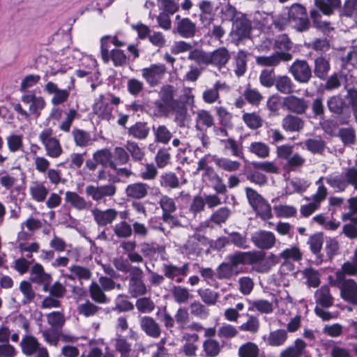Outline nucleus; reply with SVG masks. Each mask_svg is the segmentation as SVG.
I'll return each instance as SVG.
<instances>
[{
	"label": "nucleus",
	"instance_id": "nucleus-1",
	"mask_svg": "<svg viewBox=\"0 0 357 357\" xmlns=\"http://www.w3.org/2000/svg\"><path fill=\"white\" fill-rule=\"evenodd\" d=\"M20 100L28 109H25L20 103H13V108L18 115L26 121L30 119L31 116L38 118L46 106L44 98L37 96L34 91L24 93L21 96Z\"/></svg>",
	"mask_w": 357,
	"mask_h": 357
},
{
	"label": "nucleus",
	"instance_id": "nucleus-2",
	"mask_svg": "<svg viewBox=\"0 0 357 357\" xmlns=\"http://www.w3.org/2000/svg\"><path fill=\"white\" fill-rule=\"evenodd\" d=\"M38 139L44 146L46 155L51 158H58L63 153V149L58 139L53 137L52 128L43 129L38 135Z\"/></svg>",
	"mask_w": 357,
	"mask_h": 357
},
{
	"label": "nucleus",
	"instance_id": "nucleus-3",
	"mask_svg": "<svg viewBox=\"0 0 357 357\" xmlns=\"http://www.w3.org/2000/svg\"><path fill=\"white\" fill-rule=\"evenodd\" d=\"M116 192V187L114 184L87 185L85 188L86 196L97 204L105 203L107 197H112Z\"/></svg>",
	"mask_w": 357,
	"mask_h": 357
},
{
	"label": "nucleus",
	"instance_id": "nucleus-4",
	"mask_svg": "<svg viewBox=\"0 0 357 357\" xmlns=\"http://www.w3.org/2000/svg\"><path fill=\"white\" fill-rule=\"evenodd\" d=\"M290 25L298 31H304L309 27V20L305 8L300 4L292 5L288 10Z\"/></svg>",
	"mask_w": 357,
	"mask_h": 357
},
{
	"label": "nucleus",
	"instance_id": "nucleus-5",
	"mask_svg": "<svg viewBox=\"0 0 357 357\" xmlns=\"http://www.w3.org/2000/svg\"><path fill=\"white\" fill-rule=\"evenodd\" d=\"M141 72L142 77L153 87L160 84L167 73V68L163 63H154L142 68Z\"/></svg>",
	"mask_w": 357,
	"mask_h": 357
},
{
	"label": "nucleus",
	"instance_id": "nucleus-6",
	"mask_svg": "<svg viewBox=\"0 0 357 357\" xmlns=\"http://www.w3.org/2000/svg\"><path fill=\"white\" fill-rule=\"evenodd\" d=\"M109 38V36H105L101 38L100 48L102 61L105 63H108L111 59L115 66H122L125 65L127 62V57L122 50L114 49L109 54L107 45Z\"/></svg>",
	"mask_w": 357,
	"mask_h": 357
},
{
	"label": "nucleus",
	"instance_id": "nucleus-7",
	"mask_svg": "<svg viewBox=\"0 0 357 357\" xmlns=\"http://www.w3.org/2000/svg\"><path fill=\"white\" fill-rule=\"evenodd\" d=\"M265 257V255L259 251L238 252L227 257L231 265L234 268L240 264H254Z\"/></svg>",
	"mask_w": 357,
	"mask_h": 357
},
{
	"label": "nucleus",
	"instance_id": "nucleus-8",
	"mask_svg": "<svg viewBox=\"0 0 357 357\" xmlns=\"http://www.w3.org/2000/svg\"><path fill=\"white\" fill-rule=\"evenodd\" d=\"M289 70L294 79L301 84L307 83L312 77L311 68L305 60H296Z\"/></svg>",
	"mask_w": 357,
	"mask_h": 357
},
{
	"label": "nucleus",
	"instance_id": "nucleus-9",
	"mask_svg": "<svg viewBox=\"0 0 357 357\" xmlns=\"http://www.w3.org/2000/svg\"><path fill=\"white\" fill-rule=\"evenodd\" d=\"M254 245L261 250H269L274 247L276 243L275 234L269 231L260 230L255 232L251 238Z\"/></svg>",
	"mask_w": 357,
	"mask_h": 357
},
{
	"label": "nucleus",
	"instance_id": "nucleus-10",
	"mask_svg": "<svg viewBox=\"0 0 357 357\" xmlns=\"http://www.w3.org/2000/svg\"><path fill=\"white\" fill-rule=\"evenodd\" d=\"M159 204L162 211V218L165 222H172L174 225H180L178 222L172 215L176 210V205L174 199L167 195L161 196Z\"/></svg>",
	"mask_w": 357,
	"mask_h": 357
},
{
	"label": "nucleus",
	"instance_id": "nucleus-11",
	"mask_svg": "<svg viewBox=\"0 0 357 357\" xmlns=\"http://www.w3.org/2000/svg\"><path fill=\"white\" fill-rule=\"evenodd\" d=\"M292 56L289 52H276L270 56H259L256 57V63L261 66L275 67L281 61H290Z\"/></svg>",
	"mask_w": 357,
	"mask_h": 357
},
{
	"label": "nucleus",
	"instance_id": "nucleus-12",
	"mask_svg": "<svg viewBox=\"0 0 357 357\" xmlns=\"http://www.w3.org/2000/svg\"><path fill=\"white\" fill-rule=\"evenodd\" d=\"M45 91L49 94H53L51 102L53 105H59L66 102L70 96V87L60 89L57 84L48 82L45 86Z\"/></svg>",
	"mask_w": 357,
	"mask_h": 357
},
{
	"label": "nucleus",
	"instance_id": "nucleus-13",
	"mask_svg": "<svg viewBox=\"0 0 357 357\" xmlns=\"http://www.w3.org/2000/svg\"><path fill=\"white\" fill-rule=\"evenodd\" d=\"M340 283L341 298L351 304H357V283L352 279L342 280Z\"/></svg>",
	"mask_w": 357,
	"mask_h": 357
},
{
	"label": "nucleus",
	"instance_id": "nucleus-14",
	"mask_svg": "<svg viewBox=\"0 0 357 357\" xmlns=\"http://www.w3.org/2000/svg\"><path fill=\"white\" fill-rule=\"evenodd\" d=\"M232 20L231 34L236 35L238 38L248 37L251 30L249 20L242 14L236 15Z\"/></svg>",
	"mask_w": 357,
	"mask_h": 357
},
{
	"label": "nucleus",
	"instance_id": "nucleus-15",
	"mask_svg": "<svg viewBox=\"0 0 357 357\" xmlns=\"http://www.w3.org/2000/svg\"><path fill=\"white\" fill-rule=\"evenodd\" d=\"M112 107L109 105V98L100 96L93 106V111L99 118L105 120H110L113 118Z\"/></svg>",
	"mask_w": 357,
	"mask_h": 357
},
{
	"label": "nucleus",
	"instance_id": "nucleus-16",
	"mask_svg": "<svg viewBox=\"0 0 357 357\" xmlns=\"http://www.w3.org/2000/svg\"><path fill=\"white\" fill-rule=\"evenodd\" d=\"M95 222L99 226H105L112 223L117 217L118 212L113 208L102 211L98 208L91 210Z\"/></svg>",
	"mask_w": 357,
	"mask_h": 357
},
{
	"label": "nucleus",
	"instance_id": "nucleus-17",
	"mask_svg": "<svg viewBox=\"0 0 357 357\" xmlns=\"http://www.w3.org/2000/svg\"><path fill=\"white\" fill-rule=\"evenodd\" d=\"M284 105L287 109L298 114H304L308 108L307 102L302 98L289 96L284 98Z\"/></svg>",
	"mask_w": 357,
	"mask_h": 357
},
{
	"label": "nucleus",
	"instance_id": "nucleus-18",
	"mask_svg": "<svg viewBox=\"0 0 357 357\" xmlns=\"http://www.w3.org/2000/svg\"><path fill=\"white\" fill-rule=\"evenodd\" d=\"M149 185L142 182H136L128 185L125 189L127 197L132 199H144L148 195Z\"/></svg>",
	"mask_w": 357,
	"mask_h": 357
},
{
	"label": "nucleus",
	"instance_id": "nucleus-19",
	"mask_svg": "<svg viewBox=\"0 0 357 357\" xmlns=\"http://www.w3.org/2000/svg\"><path fill=\"white\" fill-rule=\"evenodd\" d=\"M196 32V25L189 18H183L176 24L174 33H178L185 38H192Z\"/></svg>",
	"mask_w": 357,
	"mask_h": 357
},
{
	"label": "nucleus",
	"instance_id": "nucleus-20",
	"mask_svg": "<svg viewBox=\"0 0 357 357\" xmlns=\"http://www.w3.org/2000/svg\"><path fill=\"white\" fill-rule=\"evenodd\" d=\"M229 86L225 82H216L213 88L208 89L203 92L202 98L206 103L213 104L219 99L220 91H229Z\"/></svg>",
	"mask_w": 357,
	"mask_h": 357
},
{
	"label": "nucleus",
	"instance_id": "nucleus-21",
	"mask_svg": "<svg viewBox=\"0 0 357 357\" xmlns=\"http://www.w3.org/2000/svg\"><path fill=\"white\" fill-rule=\"evenodd\" d=\"M65 200L73 208L78 211L87 210L91 206L90 202H88L84 197L73 191L65 192Z\"/></svg>",
	"mask_w": 357,
	"mask_h": 357
},
{
	"label": "nucleus",
	"instance_id": "nucleus-22",
	"mask_svg": "<svg viewBox=\"0 0 357 357\" xmlns=\"http://www.w3.org/2000/svg\"><path fill=\"white\" fill-rule=\"evenodd\" d=\"M140 326L144 333L151 337L157 338L160 335L161 329L159 324L151 317H142Z\"/></svg>",
	"mask_w": 357,
	"mask_h": 357
},
{
	"label": "nucleus",
	"instance_id": "nucleus-23",
	"mask_svg": "<svg viewBox=\"0 0 357 357\" xmlns=\"http://www.w3.org/2000/svg\"><path fill=\"white\" fill-rule=\"evenodd\" d=\"M314 299L316 303L322 307L328 308L333 304V297L327 286H323L315 291Z\"/></svg>",
	"mask_w": 357,
	"mask_h": 357
},
{
	"label": "nucleus",
	"instance_id": "nucleus-24",
	"mask_svg": "<svg viewBox=\"0 0 357 357\" xmlns=\"http://www.w3.org/2000/svg\"><path fill=\"white\" fill-rule=\"evenodd\" d=\"M20 347L23 354L31 356L36 353L40 347V344L35 337L27 335L22 339Z\"/></svg>",
	"mask_w": 357,
	"mask_h": 357
},
{
	"label": "nucleus",
	"instance_id": "nucleus-25",
	"mask_svg": "<svg viewBox=\"0 0 357 357\" xmlns=\"http://www.w3.org/2000/svg\"><path fill=\"white\" fill-rule=\"evenodd\" d=\"M305 342L301 339H296L293 345L282 351L280 357H301L305 353Z\"/></svg>",
	"mask_w": 357,
	"mask_h": 357
},
{
	"label": "nucleus",
	"instance_id": "nucleus-26",
	"mask_svg": "<svg viewBox=\"0 0 357 357\" xmlns=\"http://www.w3.org/2000/svg\"><path fill=\"white\" fill-rule=\"evenodd\" d=\"M304 121L298 116L289 114L282 121V128L288 132H298L303 128Z\"/></svg>",
	"mask_w": 357,
	"mask_h": 357
},
{
	"label": "nucleus",
	"instance_id": "nucleus-27",
	"mask_svg": "<svg viewBox=\"0 0 357 357\" xmlns=\"http://www.w3.org/2000/svg\"><path fill=\"white\" fill-rule=\"evenodd\" d=\"M210 64L222 67L229 60L230 54L225 47H220L210 53Z\"/></svg>",
	"mask_w": 357,
	"mask_h": 357
},
{
	"label": "nucleus",
	"instance_id": "nucleus-28",
	"mask_svg": "<svg viewBox=\"0 0 357 357\" xmlns=\"http://www.w3.org/2000/svg\"><path fill=\"white\" fill-rule=\"evenodd\" d=\"M30 279L37 284H47L50 280V275L45 272L41 264L36 263L31 268Z\"/></svg>",
	"mask_w": 357,
	"mask_h": 357
},
{
	"label": "nucleus",
	"instance_id": "nucleus-29",
	"mask_svg": "<svg viewBox=\"0 0 357 357\" xmlns=\"http://www.w3.org/2000/svg\"><path fill=\"white\" fill-rule=\"evenodd\" d=\"M250 304L248 311H257L262 314H270L273 311V303L267 300L257 299L255 301L247 300Z\"/></svg>",
	"mask_w": 357,
	"mask_h": 357
},
{
	"label": "nucleus",
	"instance_id": "nucleus-30",
	"mask_svg": "<svg viewBox=\"0 0 357 357\" xmlns=\"http://www.w3.org/2000/svg\"><path fill=\"white\" fill-rule=\"evenodd\" d=\"M328 185L335 189L336 192H342L347 187V183L345 175L342 176L338 174H331L324 177Z\"/></svg>",
	"mask_w": 357,
	"mask_h": 357
},
{
	"label": "nucleus",
	"instance_id": "nucleus-31",
	"mask_svg": "<svg viewBox=\"0 0 357 357\" xmlns=\"http://www.w3.org/2000/svg\"><path fill=\"white\" fill-rule=\"evenodd\" d=\"M29 190L32 199L38 202L45 201L48 194V190L45 185L38 181L33 182Z\"/></svg>",
	"mask_w": 357,
	"mask_h": 357
},
{
	"label": "nucleus",
	"instance_id": "nucleus-32",
	"mask_svg": "<svg viewBox=\"0 0 357 357\" xmlns=\"http://www.w3.org/2000/svg\"><path fill=\"white\" fill-rule=\"evenodd\" d=\"M287 339V332L282 329L271 331L266 340V343L271 347H280L283 345Z\"/></svg>",
	"mask_w": 357,
	"mask_h": 357
},
{
	"label": "nucleus",
	"instance_id": "nucleus-33",
	"mask_svg": "<svg viewBox=\"0 0 357 357\" xmlns=\"http://www.w3.org/2000/svg\"><path fill=\"white\" fill-rule=\"evenodd\" d=\"M275 85L277 90L283 94H290L294 91V84L287 75L278 76L275 79Z\"/></svg>",
	"mask_w": 357,
	"mask_h": 357
},
{
	"label": "nucleus",
	"instance_id": "nucleus-34",
	"mask_svg": "<svg viewBox=\"0 0 357 357\" xmlns=\"http://www.w3.org/2000/svg\"><path fill=\"white\" fill-rule=\"evenodd\" d=\"M316 6L326 15H331L340 7V0H315Z\"/></svg>",
	"mask_w": 357,
	"mask_h": 357
},
{
	"label": "nucleus",
	"instance_id": "nucleus-35",
	"mask_svg": "<svg viewBox=\"0 0 357 357\" xmlns=\"http://www.w3.org/2000/svg\"><path fill=\"white\" fill-rule=\"evenodd\" d=\"M128 134L137 139H144L149 134V128L144 122H137L128 128Z\"/></svg>",
	"mask_w": 357,
	"mask_h": 357
},
{
	"label": "nucleus",
	"instance_id": "nucleus-36",
	"mask_svg": "<svg viewBox=\"0 0 357 357\" xmlns=\"http://www.w3.org/2000/svg\"><path fill=\"white\" fill-rule=\"evenodd\" d=\"M160 185L165 188L174 189L179 187L180 181L177 176L171 172L162 173L159 178Z\"/></svg>",
	"mask_w": 357,
	"mask_h": 357
},
{
	"label": "nucleus",
	"instance_id": "nucleus-37",
	"mask_svg": "<svg viewBox=\"0 0 357 357\" xmlns=\"http://www.w3.org/2000/svg\"><path fill=\"white\" fill-rule=\"evenodd\" d=\"M195 121V127L199 130H202V126L209 128L213 124V116L209 112L204 109H200L197 112Z\"/></svg>",
	"mask_w": 357,
	"mask_h": 357
},
{
	"label": "nucleus",
	"instance_id": "nucleus-38",
	"mask_svg": "<svg viewBox=\"0 0 357 357\" xmlns=\"http://www.w3.org/2000/svg\"><path fill=\"white\" fill-rule=\"evenodd\" d=\"M264 259V258L255 264H256L255 268L259 273L268 272L273 266L279 262L278 257L272 253L265 260Z\"/></svg>",
	"mask_w": 357,
	"mask_h": 357
},
{
	"label": "nucleus",
	"instance_id": "nucleus-39",
	"mask_svg": "<svg viewBox=\"0 0 357 357\" xmlns=\"http://www.w3.org/2000/svg\"><path fill=\"white\" fill-rule=\"evenodd\" d=\"M189 269L188 264L181 267H177L173 264L164 265L165 276L169 279H174L178 275H186Z\"/></svg>",
	"mask_w": 357,
	"mask_h": 357
},
{
	"label": "nucleus",
	"instance_id": "nucleus-40",
	"mask_svg": "<svg viewBox=\"0 0 357 357\" xmlns=\"http://www.w3.org/2000/svg\"><path fill=\"white\" fill-rule=\"evenodd\" d=\"M330 70L328 60L324 57L319 56L314 60V74L319 79H324Z\"/></svg>",
	"mask_w": 357,
	"mask_h": 357
},
{
	"label": "nucleus",
	"instance_id": "nucleus-41",
	"mask_svg": "<svg viewBox=\"0 0 357 357\" xmlns=\"http://www.w3.org/2000/svg\"><path fill=\"white\" fill-rule=\"evenodd\" d=\"M259 319L254 315H249L247 321L238 326V330L251 334H256L259 332Z\"/></svg>",
	"mask_w": 357,
	"mask_h": 357
},
{
	"label": "nucleus",
	"instance_id": "nucleus-42",
	"mask_svg": "<svg viewBox=\"0 0 357 357\" xmlns=\"http://www.w3.org/2000/svg\"><path fill=\"white\" fill-rule=\"evenodd\" d=\"M238 354L239 357H258L259 349L257 344L248 342L240 346Z\"/></svg>",
	"mask_w": 357,
	"mask_h": 357
},
{
	"label": "nucleus",
	"instance_id": "nucleus-43",
	"mask_svg": "<svg viewBox=\"0 0 357 357\" xmlns=\"http://www.w3.org/2000/svg\"><path fill=\"white\" fill-rule=\"evenodd\" d=\"M213 159L219 168L227 172L237 171L241 165L239 162L229 158L213 156Z\"/></svg>",
	"mask_w": 357,
	"mask_h": 357
},
{
	"label": "nucleus",
	"instance_id": "nucleus-44",
	"mask_svg": "<svg viewBox=\"0 0 357 357\" xmlns=\"http://www.w3.org/2000/svg\"><path fill=\"white\" fill-rule=\"evenodd\" d=\"M249 151L259 158H266L270 154L269 146L261 142H252L248 148Z\"/></svg>",
	"mask_w": 357,
	"mask_h": 357
},
{
	"label": "nucleus",
	"instance_id": "nucleus-45",
	"mask_svg": "<svg viewBox=\"0 0 357 357\" xmlns=\"http://www.w3.org/2000/svg\"><path fill=\"white\" fill-rule=\"evenodd\" d=\"M279 257L284 261H298L302 259L303 254L298 245H293L283 250L280 253Z\"/></svg>",
	"mask_w": 357,
	"mask_h": 357
},
{
	"label": "nucleus",
	"instance_id": "nucleus-46",
	"mask_svg": "<svg viewBox=\"0 0 357 357\" xmlns=\"http://www.w3.org/2000/svg\"><path fill=\"white\" fill-rule=\"evenodd\" d=\"M234 73L238 76H242L247 68V54L243 51H239L234 59Z\"/></svg>",
	"mask_w": 357,
	"mask_h": 357
},
{
	"label": "nucleus",
	"instance_id": "nucleus-47",
	"mask_svg": "<svg viewBox=\"0 0 357 357\" xmlns=\"http://www.w3.org/2000/svg\"><path fill=\"white\" fill-rule=\"evenodd\" d=\"M203 350L207 356L216 357L221 351V347L218 340L209 338L204 342Z\"/></svg>",
	"mask_w": 357,
	"mask_h": 357
},
{
	"label": "nucleus",
	"instance_id": "nucleus-48",
	"mask_svg": "<svg viewBox=\"0 0 357 357\" xmlns=\"http://www.w3.org/2000/svg\"><path fill=\"white\" fill-rule=\"evenodd\" d=\"M310 182L305 178H295L289 181L288 188L290 193H301L307 190L310 187Z\"/></svg>",
	"mask_w": 357,
	"mask_h": 357
},
{
	"label": "nucleus",
	"instance_id": "nucleus-49",
	"mask_svg": "<svg viewBox=\"0 0 357 357\" xmlns=\"http://www.w3.org/2000/svg\"><path fill=\"white\" fill-rule=\"evenodd\" d=\"M238 273L234 271V268L229 262L220 264L216 269V276L220 280L230 279Z\"/></svg>",
	"mask_w": 357,
	"mask_h": 357
},
{
	"label": "nucleus",
	"instance_id": "nucleus-50",
	"mask_svg": "<svg viewBox=\"0 0 357 357\" xmlns=\"http://www.w3.org/2000/svg\"><path fill=\"white\" fill-rule=\"evenodd\" d=\"M74 142L76 146L86 147L91 142V135L81 129H75L72 132Z\"/></svg>",
	"mask_w": 357,
	"mask_h": 357
},
{
	"label": "nucleus",
	"instance_id": "nucleus-51",
	"mask_svg": "<svg viewBox=\"0 0 357 357\" xmlns=\"http://www.w3.org/2000/svg\"><path fill=\"white\" fill-rule=\"evenodd\" d=\"M345 274L355 275L357 274V265L354 262H345L342 266V269L335 273L336 280L338 282L345 280Z\"/></svg>",
	"mask_w": 357,
	"mask_h": 357
},
{
	"label": "nucleus",
	"instance_id": "nucleus-52",
	"mask_svg": "<svg viewBox=\"0 0 357 357\" xmlns=\"http://www.w3.org/2000/svg\"><path fill=\"white\" fill-rule=\"evenodd\" d=\"M104 290L97 282H92L89 287V291L91 298L99 303H106L107 298Z\"/></svg>",
	"mask_w": 357,
	"mask_h": 357
},
{
	"label": "nucleus",
	"instance_id": "nucleus-53",
	"mask_svg": "<svg viewBox=\"0 0 357 357\" xmlns=\"http://www.w3.org/2000/svg\"><path fill=\"white\" fill-rule=\"evenodd\" d=\"M128 290L133 298L143 296L147 291L146 287L142 280L129 281Z\"/></svg>",
	"mask_w": 357,
	"mask_h": 357
},
{
	"label": "nucleus",
	"instance_id": "nucleus-54",
	"mask_svg": "<svg viewBox=\"0 0 357 357\" xmlns=\"http://www.w3.org/2000/svg\"><path fill=\"white\" fill-rule=\"evenodd\" d=\"M242 119L246 126L250 129H257L262 126L263 120L257 113H245Z\"/></svg>",
	"mask_w": 357,
	"mask_h": 357
},
{
	"label": "nucleus",
	"instance_id": "nucleus-55",
	"mask_svg": "<svg viewBox=\"0 0 357 357\" xmlns=\"http://www.w3.org/2000/svg\"><path fill=\"white\" fill-rule=\"evenodd\" d=\"M273 210L277 217L288 218L294 217L296 214V208L291 205L279 204L273 207Z\"/></svg>",
	"mask_w": 357,
	"mask_h": 357
},
{
	"label": "nucleus",
	"instance_id": "nucleus-56",
	"mask_svg": "<svg viewBox=\"0 0 357 357\" xmlns=\"http://www.w3.org/2000/svg\"><path fill=\"white\" fill-rule=\"evenodd\" d=\"M324 177L321 176L315 182V185L317 186L316 192L312 195V200L320 204L324 200L326 199L328 195V189L324 184Z\"/></svg>",
	"mask_w": 357,
	"mask_h": 357
},
{
	"label": "nucleus",
	"instance_id": "nucleus-57",
	"mask_svg": "<svg viewBox=\"0 0 357 357\" xmlns=\"http://www.w3.org/2000/svg\"><path fill=\"white\" fill-rule=\"evenodd\" d=\"M227 242L232 243L238 248L247 249L249 248L246 236L238 232L230 233L228 236V241Z\"/></svg>",
	"mask_w": 357,
	"mask_h": 357
},
{
	"label": "nucleus",
	"instance_id": "nucleus-58",
	"mask_svg": "<svg viewBox=\"0 0 357 357\" xmlns=\"http://www.w3.org/2000/svg\"><path fill=\"white\" fill-rule=\"evenodd\" d=\"M19 288L23 294L22 304L26 305L30 303L34 299L36 295L31 284L27 281H22L20 284Z\"/></svg>",
	"mask_w": 357,
	"mask_h": 357
},
{
	"label": "nucleus",
	"instance_id": "nucleus-59",
	"mask_svg": "<svg viewBox=\"0 0 357 357\" xmlns=\"http://www.w3.org/2000/svg\"><path fill=\"white\" fill-rule=\"evenodd\" d=\"M230 215L231 210L228 207H222L211 215L210 220L216 225H221L226 222Z\"/></svg>",
	"mask_w": 357,
	"mask_h": 357
},
{
	"label": "nucleus",
	"instance_id": "nucleus-60",
	"mask_svg": "<svg viewBox=\"0 0 357 357\" xmlns=\"http://www.w3.org/2000/svg\"><path fill=\"white\" fill-rule=\"evenodd\" d=\"M303 275L306 280V284L310 287H317L320 284L319 273L317 271L309 268L303 271Z\"/></svg>",
	"mask_w": 357,
	"mask_h": 357
},
{
	"label": "nucleus",
	"instance_id": "nucleus-61",
	"mask_svg": "<svg viewBox=\"0 0 357 357\" xmlns=\"http://www.w3.org/2000/svg\"><path fill=\"white\" fill-rule=\"evenodd\" d=\"M238 333V328L229 324H223L218 330V336L220 338L231 339Z\"/></svg>",
	"mask_w": 357,
	"mask_h": 357
},
{
	"label": "nucleus",
	"instance_id": "nucleus-62",
	"mask_svg": "<svg viewBox=\"0 0 357 357\" xmlns=\"http://www.w3.org/2000/svg\"><path fill=\"white\" fill-rule=\"evenodd\" d=\"M197 293L201 297L202 301L208 305H215L219 297L218 292L210 289H199Z\"/></svg>",
	"mask_w": 357,
	"mask_h": 357
},
{
	"label": "nucleus",
	"instance_id": "nucleus-63",
	"mask_svg": "<svg viewBox=\"0 0 357 357\" xmlns=\"http://www.w3.org/2000/svg\"><path fill=\"white\" fill-rule=\"evenodd\" d=\"M8 149L11 152H17L23 146V137L21 135L12 134L6 137Z\"/></svg>",
	"mask_w": 357,
	"mask_h": 357
},
{
	"label": "nucleus",
	"instance_id": "nucleus-64",
	"mask_svg": "<svg viewBox=\"0 0 357 357\" xmlns=\"http://www.w3.org/2000/svg\"><path fill=\"white\" fill-rule=\"evenodd\" d=\"M172 293L174 301L179 304L187 303L190 297L188 290L181 286L174 287Z\"/></svg>",
	"mask_w": 357,
	"mask_h": 357
}]
</instances>
